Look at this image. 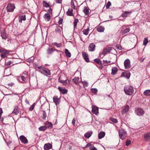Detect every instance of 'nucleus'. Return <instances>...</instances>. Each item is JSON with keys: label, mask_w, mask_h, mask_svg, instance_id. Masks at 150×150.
Instances as JSON below:
<instances>
[{"label": "nucleus", "mask_w": 150, "mask_h": 150, "mask_svg": "<svg viewBox=\"0 0 150 150\" xmlns=\"http://www.w3.org/2000/svg\"><path fill=\"white\" fill-rule=\"evenodd\" d=\"M130 13L129 12L125 11L122 14V16L124 17H126Z\"/></svg>", "instance_id": "a19ab883"}, {"label": "nucleus", "mask_w": 150, "mask_h": 150, "mask_svg": "<svg viewBox=\"0 0 150 150\" xmlns=\"http://www.w3.org/2000/svg\"><path fill=\"white\" fill-rule=\"evenodd\" d=\"M25 76H21V77H19L18 79L19 81L21 83H24L25 82L27 75L25 74Z\"/></svg>", "instance_id": "9b49d317"}, {"label": "nucleus", "mask_w": 150, "mask_h": 150, "mask_svg": "<svg viewBox=\"0 0 150 150\" xmlns=\"http://www.w3.org/2000/svg\"><path fill=\"white\" fill-rule=\"evenodd\" d=\"M53 101L54 103H55L56 105L59 104V99L57 96H54L53 98Z\"/></svg>", "instance_id": "a211bd4d"}, {"label": "nucleus", "mask_w": 150, "mask_h": 150, "mask_svg": "<svg viewBox=\"0 0 150 150\" xmlns=\"http://www.w3.org/2000/svg\"><path fill=\"white\" fill-rule=\"evenodd\" d=\"M118 71L117 68L116 67H114L112 68L111 74L113 75H115Z\"/></svg>", "instance_id": "a878e982"}, {"label": "nucleus", "mask_w": 150, "mask_h": 150, "mask_svg": "<svg viewBox=\"0 0 150 150\" xmlns=\"http://www.w3.org/2000/svg\"><path fill=\"white\" fill-rule=\"evenodd\" d=\"M144 94L147 96H150V90H145L144 93Z\"/></svg>", "instance_id": "7c9ffc66"}, {"label": "nucleus", "mask_w": 150, "mask_h": 150, "mask_svg": "<svg viewBox=\"0 0 150 150\" xmlns=\"http://www.w3.org/2000/svg\"><path fill=\"white\" fill-rule=\"evenodd\" d=\"M82 56L85 61L88 62H89V59L88 58V54L85 52H83L82 54Z\"/></svg>", "instance_id": "2eb2a0df"}, {"label": "nucleus", "mask_w": 150, "mask_h": 150, "mask_svg": "<svg viewBox=\"0 0 150 150\" xmlns=\"http://www.w3.org/2000/svg\"><path fill=\"white\" fill-rule=\"evenodd\" d=\"M120 137L122 140H123L127 136V132L123 129H121L119 131Z\"/></svg>", "instance_id": "f03ea898"}, {"label": "nucleus", "mask_w": 150, "mask_h": 150, "mask_svg": "<svg viewBox=\"0 0 150 150\" xmlns=\"http://www.w3.org/2000/svg\"><path fill=\"white\" fill-rule=\"evenodd\" d=\"M110 120L115 123H117L118 122L117 120V119L112 117L110 118Z\"/></svg>", "instance_id": "37998d69"}, {"label": "nucleus", "mask_w": 150, "mask_h": 150, "mask_svg": "<svg viewBox=\"0 0 150 150\" xmlns=\"http://www.w3.org/2000/svg\"><path fill=\"white\" fill-rule=\"evenodd\" d=\"M144 137L146 140L149 139H150V133L148 132L145 135Z\"/></svg>", "instance_id": "72a5a7b5"}, {"label": "nucleus", "mask_w": 150, "mask_h": 150, "mask_svg": "<svg viewBox=\"0 0 150 150\" xmlns=\"http://www.w3.org/2000/svg\"><path fill=\"white\" fill-rule=\"evenodd\" d=\"M42 4L43 6L45 7H48L50 6L48 4L44 1H43Z\"/></svg>", "instance_id": "c03bdc74"}, {"label": "nucleus", "mask_w": 150, "mask_h": 150, "mask_svg": "<svg viewBox=\"0 0 150 150\" xmlns=\"http://www.w3.org/2000/svg\"><path fill=\"white\" fill-rule=\"evenodd\" d=\"M105 135V133L104 132H100L98 134V138L99 139H101L104 137Z\"/></svg>", "instance_id": "cd10ccee"}, {"label": "nucleus", "mask_w": 150, "mask_h": 150, "mask_svg": "<svg viewBox=\"0 0 150 150\" xmlns=\"http://www.w3.org/2000/svg\"><path fill=\"white\" fill-rule=\"evenodd\" d=\"M65 53L67 56L69 57H71V54L70 52H69V50L66 49L65 50Z\"/></svg>", "instance_id": "c756f323"}, {"label": "nucleus", "mask_w": 150, "mask_h": 150, "mask_svg": "<svg viewBox=\"0 0 150 150\" xmlns=\"http://www.w3.org/2000/svg\"><path fill=\"white\" fill-rule=\"evenodd\" d=\"M89 9L88 7H85L83 9V12L86 15H88L89 13Z\"/></svg>", "instance_id": "c85d7f7f"}, {"label": "nucleus", "mask_w": 150, "mask_h": 150, "mask_svg": "<svg viewBox=\"0 0 150 150\" xmlns=\"http://www.w3.org/2000/svg\"><path fill=\"white\" fill-rule=\"evenodd\" d=\"M20 140L24 144H26L28 143V141L26 138L24 136L21 135L20 137Z\"/></svg>", "instance_id": "ddd939ff"}, {"label": "nucleus", "mask_w": 150, "mask_h": 150, "mask_svg": "<svg viewBox=\"0 0 150 150\" xmlns=\"http://www.w3.org/2000/svg\"><path fill=\"white\" fill-rule=\"evenodd\" d=\"M91 145V144L90 143H88L85 146L84 148H87L88 147L90 146Z\"/></svg>", "instance_id": "69168bd1"}, {"label": "nucleus", "mask_w": 150, "mask_h": 150, "mask_svg": "<svg viewBox=\"0 0 150 150\" xmlns=\"http://www.w3.org/2000/svg\"><path fill=\"white\" fill-rule=\"evenodd\" d=\"M52 145L50 143L45 144L44 146V149L45 150H48L52 148Z\"/></svg>", "instance_id": "dca6fc26"}, {"label": "nucleus", "mask_w": 150, "mask_h": 150, "mask_svg": "<svg viewBox=\"0 0 150 150\" xmlns=\"http://www.w3.org/2000/svg\"><path fill=\"white\" fill-rule=\"evenodd\" d=\"M124 65L125 69H128L131 68L130 61L129 59H127L124 61Z\"/></svg>", "instance_id": "423d86ee"}, {"label": "nucleus", "mask_w": 150, "mask_h": 150, "mask_svg": "<svg viewBox=\"0 0 150 150\" xmlns=\"http://www.w3.org/2000/svg\"><path fill=\"white\" fill-rule=\"evenodd\" d=\"M37 68L40 70V71L41 73H42V71H43L44 70L45 68V67L42 66L37 67Z\"/></svg>", "instance_id": "79ce46f5"}, {"label": "nucleus", "mask_w": 150, "mask_h": 150, "mask_svg": "<svg viewBox=\"0 0 150 150\" xmlns=\"http://www.w3.org/2000/svg\"><path fill=\"white\" fill-rule=\"evenodd\" d=\"M52 45L54 46H56L57 47H60L62 45L61 43H57V42L53 43H52Z\"/></svg>", "instance_id": "ea45409f"}, {"label": "nucleus", "mask_w": 150, "mask_h": 150, "mask_svg": "<svg viewBox=\"0 0 150 150\" xmlns=\"http://www.w3.org/2000/svg\"><path fill=\"white\" fill-rule=\"evenodd\" d=\"M62 0H56V2L57 3L61 4Z\"/></svg>", "instance_id": "0e129e2a"}, {"label": "nucleus", "mask_w": 150, "mask_h": 150, "mask_svg": "<svg viewBox=\"0 0 150 150\" xmlns=\"http://www.w3.org/2000/svg\"><path fill=\"white\" fill-rule=\"evenodd\" d=\"M59 91L63 94H66L67 92V90L65 89L62 88L60 87H59Z\"/></svg>", "instance_id": "5701e85b"}, {"label": "nucleus", "mask_w": 150, "mask_h": 150, "mask_svg": "<svg viewBox=\"0 0 150 150\" xmlns=\"http://www.w3.org/2000/svg\"><path fill=\"white\" fill-rule=\"evenodd\" d=\"M47 129L45 126H42L40 127L39 128V130L40 131H44Z\"/></svg>", "instance_id": "4c0bfd02"}, {"label": "nucleus", "mask_w": 150, "mask_h": 150, "mask_svg": "<svg viewBox=\"0 0 150 150\" xmlns=\"http://www.w3.org/2000/svg\"><path fill=\"white\" fill-rule=\"evenodd\" d=\"M63 20L62 18H60L58 22V23L59 25H60L62 23Z\"/></svg>", "instance_id": "bf43d9fd"}, {"label": "nucleus", "mask_w": 150, "mask_h": 150, "mask_svg": "<svg viewBox=\"0 0 150 150\" xmlns=\"http://www.w3.org/2000/svg\"><path fill=\"white\" fill-rule=\"evenodd\" d=\"M94 61L99 64H100L101 63V61L99 59H96L94 60Z\"/></svg>", "instance_id": "8fccbe9b"}, {"label": "nucleus", "mask_w": 150, "mask_h": 150, "mask_svg": "<svg viewBox=\"0 0 150 150\" xmlns=\"http://www.w3.org/2000/svg\"><path fill=\"white\" fill-rule=\"evenodd\" d=\"M149 42L147 38H145L143 40V45H146Z\"/></svg>", "instance_id": "58836bf2"}, {"label": "nucleus", "mask_w": 150, "mask_h": 150, "mask_svg": "<svg viewBox=\"0 0 150 150\" xmlns=\"http://www.w3.org/2000/svg\"><path fill=\"white\" fill-rule=\"evenodd\" d=\"M57 51V50H53L52 48H49L47 50V52L48 54H51L52 53L53 51Z\"/></svg>", "instance_id": "2f4dec72"}, {"label": "nucleus", "mask_w": 150, "mask_h": 150, "mask_svg": "<svg viewBox=\"0 0 150 150\" xmlns=\"http://www.w3.org/2000/svg\"><path fill=\"white\" fill-rule=\"evenodd\" d=\"M81 82L83 83L84 87H87L88 86V83L86 81H81Z\"/></svg>", "instance_id": "a18cd8bd"}, {"label": "nucleus", "mask_w": 150, "mask_h": 150, "mask_svg": "<svg viewBox=\"0 0 150 150\" xmlns=\"http://www.w3.org/2000/svg\"><path fill=\"white\" fill-rule=\"evenodd\" d=\"M129 107L128 105L125 106L124 109L122 111V114H124L127 112L129 110Z\"/></svg>", "instance_id": "6ab92c4d"}, {"label": "nucleus", "mask_w": 150, "mask_h": 150, "mask_svg": "<svg viewBox=\"0 0 150 150\" xmlns=\"http://www.w3.org/2000/svg\"><path fill=\"white\" fill-rule=\"evenodd\" d=\"M12 63V62L11 61H9L5 63V65L6 66H9Z\"/></svg>", "instance_id": "4d7b16f0"}, {"label": "nucleus", "mask_w": 150, "mask_h": 150, "mask_svg": "<svg viewBox=\"0 0 150 150\" xmlns=\"http://www.w3.org/2000/svg\"><path fill=\"white\" fill-rule=\"evenodd\" d=\"M45 126L46 127V128H52V124L50 122H49L48 121L47 122L45 123Z\"/></svg>", "instance_id": "aec40b11"}, {"label": "nucleus", "mask_w": 150, "mask_h": 150, "mask_svg": "<svg viewBox=\"0 0 150 150\" xmlns=\"http://www.w3.org/2000/svg\"><path fill=\"white\" fill-rule=\"evenodd\" d=\"M130 30V29L129 28H127L122 32V35H124L129 32Z\"/></svg>", "instance_id": "473e14b6"}, {"label": "nucleus", "mask_w": 150, "mask_h": 150, "mask_svg": "<svg viewBox=\"0 0 150 150\" xmlns=\"http://www.w3.org/2000/svg\"><path fill=\"white\" fill-rule=\"evenodd\" d=\"M32 57H31V58L29 59H28V61L29 62H32L33 60V59H32Z\"/></svg>", "instance_id": "338daca9"}, {"label": "nucleus", "mask_w": 150, "mask_h": 150, "mask_svg": "<svg viewBox=\"0 0 150 150\" xmlns=\"http://www.w3.org/2000/svg\"><path fill=\"white\" fill-rule=\"evenodd\" d=\"M34 106H35V103H34L32 105H31L30 106V107L29 108V110L30 111H32L34 109Z\"/></svg>", "instance_id": "603ef678"}, {"label": "nucleus", "mask_w": 150, "mask_h": 150, "mask_svg": "<svg viewBox=\"0 0 150 150\" xmlns=\"http://www.w3.org/2000/svg\"><path fill=\"white\" fill-rule=\"evenodd\" d=\"M76 120L75 118H74L72 120V124L73 125H75Z\"/></svg>", "instance_id": "052dcab7"}, {"label": "nucleus", "mask_w": 150, "mask_h": 150, "mask_svg": "<svg viewBox=\"0 0 150 150\" xmlns=\"http://www.w3.org/2000/svg\"><path fill=\"white\" fill-rule=\"evenodd\" d=\"M0 52L2 53L1 54V57L2 58H4L6 57V54H9L10 51L4 49H0Z\"/></svg>", "instance_id": "7ed1b4c3"}, {"label": "nucleus", "mask_w": 150, "mask_h": 150, "mask_svg": "<svg viewBox=\"0 0 150 150\" xmlns=\"http://www.w3.org/2000/svg\"><path fill=\"white\" fill-rule=\"evenodd\" d=\"M89 28H88L87 29L83 30V34L86 35H87L89 31Z\"/></svg>", "instance_id": "f704fd0d"}, {"label": "nucleus", "mask_w": 150, "mask_h": 150, "mask_svg": "<svg viewBox=\"0 0 150 150\" xmlns=\"http://www.w3.org/2000/svg\"><path fill=\"white\" fill-rule=\"evenodd\" d=\"M0 34L2 39L6 40L7 38V34L4 29H2L1 30Z\"/></svg>", "instance_id": "0eeeda50"}, {"label": "nucleus", "mask_w": 150, "mask_h": 150, "mask_svg": "<svg viewBox=\"0 0 150 150\" xmlns=\"http://www.w3.org/2000/svg\"><path fill=\"white\" fill-rule=\"evenodd\" d=\"M111 3L110 1H108L107 4L106 6V8H109L110 6L111 5Z\"/></svg>", "instance_id": "3c124183"}, {"label": "nucleus", "mask_w": 150, "mask_h": 150, "mask_svg": "<svg viewBox=\"0 0 150 150\" xmlns=\"http://www.w3.org/2000/svg\"><path fill=\"white\" fill-rule=\"evenodd\" d=\"M25 75H27V72H24L22 74V75L21 76H25Z\"/></svg>", "instance_id": "774afa93"}, {"label": "nucleus", "mask_w": 150, "mask_h": 150, "mask_svg": "<svg viewBox=\"0 0 150 150\" xmlns=\"http://www.w3.org/2000/svg\"><path fill=\"white\" fill-rule=\"evenodd\" d=\"M6 8L7 11L12 12L13 11L15 7L13 4L9 3L8 4Z\"/></svg>", "instance_id": "6e6552de"}, {"label": "nucleus", "mask_w": 150, "mask_h": 150, "mask_svg": "<svg viewBox=\"0 0 150 150\" xmlns=\"http://www.w3.org/2000/svg\"><path fill=\"white\" fill-rule=\"evenodd\" d=\"M92 112L93 114L97 115L98 113V108L97 107L95 106H92Z\"/></svg>", "instance_id": "1a4fd4ad"}, {"label": "nucleus", "mask_w": 150, "mask_h": 150, "mask_svg": "<svg viewBox=\"0 0 150 150\" xmlns=\"http://www.w3.org/2000/svg\"><path fill=\"white\" fill-rule=\"evenodd\" d=\"M14 83L11 82L10 83H9L8 84V85L12 87L14 85Z\"/></svg>", "instance_id": "e2e57ef3"}, {"label": "nucleus", "mask_w": 150, "mask_h": 150, "mask_svg": "<svg viewBox=\"0 0 150 150\" xmlns=\"http://www.w3.org/2000/svg\"><path fill=\"white\" fill-rule=\"evenodd\" d=\"M79 78L78 77H75L73 79V82L75 84H77L78 83Z\"/></svg>", "instance_id": "e433bc0d"}, {"label": "nucleus", "mask_w": 150, "mask_h": 150, "mask_svg": "<svg viewBox=\"0 0 150 150\" xmlns=\"http://www.w3.org/2000/svg\"><path fill=\"white\" fill-rule=\"evenodd\" d=\"M105 28L103 27L102 26H99L97 28V30L99 32H103L104 31Z\"/></svg>", "instance_id": "393cba45"}, {"label": "nucleus", "mask_w": 150, "mask_h": 150, "mask_svg": "<svg viewBox=\"0 0 150 150\" xmlns=\"http://www.w3.org/2000/svg\"><path fill=\"white\" fill-rule=\"evenodd\" d=\"M55 31L59 33H61L62 30V28L60 26L57 27L55 29Z\"/></svg>", "instance_id": "c9c22d12"}, {"label": "nucleus", "mask_w": 150, "mask_h": 150, "mask_svg": "<svg viewBox=\"0 0 150 150\" xmlns=\"http://www.w3.org/2000/svg\"><path fill=\"white\" fill-rule=\"evenodd\" d=\"M71 5L72 6V8H73L74 9H76V6L74 5V3L73 2H71Z\"/></svg>", "instance_id": "680f3d73"}, {"label": "nucleus", "mask_w": 150, "mask_h": 150, "mask_svg": "<svg viewBox=\"0 0 150 150\" xmlns=\"http://www.w3.org/2000/svg\"><path fill=\"white\" fill-rule=\"evenodd\" d=\"M130 76V74L129 71H127L126 72L122 73L121 77L124 76L126 78L128 79L129 78Z\"/></svg>", "instance_id": "9d476101"}, {"label": "nucleus", "mask_w": 150, "mask_h": 150, "mask_svg": "<svg viewBox=\"0 0 150 150\" xmlns=\"http://www.w3.org/2000/svg\"><path fill=\"white\" fill-rule=\"evenodd\" d=\"M58 82L60 83H62L63 85L65 86L68 85L69 83V81L66 79L65 80H63L62 79V78L61 76H59L58 79Z\"/></svg>", "instance_id": "20e7f679"}, {"label": "nucleus", "mask_w": 150, "mask_h": 150, "mask_svg": "<svg viewBox=\"0 0 150 150\" xmlns=\"http://www.w3.org/2000/svg\"><path fill=\"white\" fill-rule=\"evenodd\" d=\"M112 50V49L111 47H109L107 48L104 49H103L102 52V54L103 55H105L107 53L110 52Z\"/></svg>", "instance_id": "f8f14e48"}, {"label": "nucleus", "mask_w": 150, "mask_h": 150, "mask_svg": "<svg viewBox=\"0 0 150 150\" xmlns=\"http://www.w3.org/2000/svg\"><path fill=\"white\" fill-rule=\"evenodd\" d=\"M3 113V111L2 109H0V120L2 121H3V119H1V115Z\"/></svg>", "instance_id": "864d4df0"}, {"label": "nucleus", "mask_w": 150, "mask_h": 150, "mask_svg": "<svg viewBox=\"0 0 150 150\" xmlns=\"http://www.w3.org/2000/svg\"><path fill=\"white\" fill-rule=\"evenodd\" d=\"M131 143V141L130 140H127L126 142V145L128 146Z\"/></svg>", "instance_id": "13d9d810"}, {"label": "nucleus", "mask_w": 150, "mask_h": 150, "mask_svg": "<svg viewBox=\"0 0 150 150\" xmlns=\"http://www.w3.org/2000/svg\"><path fill=\"white\" fill-rule=\"evenodd\" d=\"M78 22V20L77 19H75L74 21V28H76L77 23Z\"/></svg>", "instance_id": "49530a36"}, {"label": "nucleus", "mask_w": 150, "mask_h": 150, "mask_svg": "<svg viewBox=\"0 0 150 150\" xmlns=\"http://www.w3.org/2000/svg\"><path fill=\"white\" fill-rule=\"evenodd\" d=\"M89 148L90 150H97L96 148L94 147V146H90Z\"/></svg>", "instance_id": "6e6d98bb"}, {"label": "nucleus", "mask_w": 150, "mask_h": 150, "mask_svg": "<svg viewBox=\"0 0 150 150\" xmlns=\"http://www.w3.org/2000/svg\"><path fill=\"white\" fill-rule=\"evenodd\" d=\"M96 45L93 43L90 44L88 47V50L90 51H93L95 50Z\"/></svg>", "instance_id": "4468645a"}, {"label": "nucleus", "mask_w": 150, "mask_h": 150, "mask_svg": "<svg viewBox=\"0 0 150 150\" xmlns=\"http://www.w3.org/2000/svg\"><path fill=\"white\" fill-rule=\"evenodd\" d=\"M25 15L20 16L19 17V21L20 23H21L22 21H25Z\"/></svg>", "instance_id": "4be33fe9"}, {"label": "nucleus", "mask_w": 150, "mask_h": 150, "mask_svg": "<svg viewBox=\"0 0 150 150\" xmlns=\"http://www.w3.org/2000/svg\"><path fill=\"white\" fill-rule=\"evenodd\" d=\"M91 91L92 93L96 94L97 92V90L95 88H92L91 90Z\"/></svg>", "instance_id": "de8ad7c7"}, {"label": "nucleus", "mask_w": 150, "mask_h": 150, "mask_svg": "<svg viewBox=\"0 0 150 150\" xmlns=\"http://www.w3.org/2000/svg\"><path fill=\"white\" fill-rule=\"evenodd\" d=\"M136 114L139 116H142L144 113L143 110L140 108H137L135 110Z\"/></svg>", "instance_id": "39448f33"}, {"label": "nucleus", "mask_w": 150, "mask_h": 150, "mask_svg": "<svg viewBox=\"0 0 150 150\" xmlns=\"http://www.w3.org/2000/svg\"><path fill=\"white\" fill-rule=\"evenodd\" d=\"M43 119H45L47 117V114L45 112L44 110L43 111Z\"/></svg>", "instance_id": "09e8293b"}, {"label": "nucleus", "mask_w": 150, "mask_h": 150, "mask_svg": "<svg viewBox=\"0 0 150 150\" xmlns=\"http://www.w3.org/2000/svg\"><path fill=\"white\" fill-rule=\"evenodd\" d=\"M92 134V132H88L84 134V136L86 138H88L91 136Z\"/></svg>", "instance_id": "b1692460"}, {"label": "nucleus", "mask_w": 150, "mask_h": 150, "mask_svg": "<svg viewBox=\"0 0 150 150\" xmlns=\"http://www.w3.org/2000/svg\"><path fill=\"white\" fill-rule=\"evenodd\" d=\"M44 18L45 20L47 21H50V18L49 14L48 13H46L44 15Z\"/></svg>", "instance_id": "412c9836"}, {"label": "nucleus", "mask_w": 150, "mask_h": 150, "mask_svg": "<svg viewBox=\"0 0 150 150\" xmlns=\"http://www.w3.org/2000/svg\"><path fill=\"white\" fill-rule=\"evenodd\" d=\"M124 91L126 95L129 96L132 95L134 92V88L131 86H125L124 88Z\"/></svg>", "instance_id": "f257e3e1"}, {"label": "nucleus", "mask_w": 150, "mask_h": 150, "mask_svg": "<svg viewBox=\"0 0 150 150\" xmlns=\"http://www.w3.org/2000/svg\"><path fill=\"white\" fill-rule=\"evenodd\" d=\"M72 12L73 10L72 8H69L67 12V14L68 16H72L73 15Z\"/></svg>", "instance_id": "bb28decb"}, {"label": "nucleus", "mask_w": 150, "mask_h": 150, "mask_svg": "<svg viewBox=\"0 0 150 150\" xmlns=\"http://www.w3.org/2000/svg\"><path fill=\"white\" fill-rule=\"evenodd\" d=\"M110 61H108L107 60H103V63L104 64H105V65L110 63Z\"/></svg>", "instance_id": "5fc2aeb1"}, {"label": "nucleus", "mask_w": 150, "mask_h": 150, "mask_svg": "<svg viewBox=\"0 0 150 150\" xmlns=\"http://www.w3.org/2000/svg\"><path fill=\"white\" fill-rule=\"evenodd\" d=\"M42 73L44 74L46 76L50 75H51L50 71L49 70L45 68L43 71H42Z\"/></svg>", "instance_id": "f3484780"}]
</instances>
